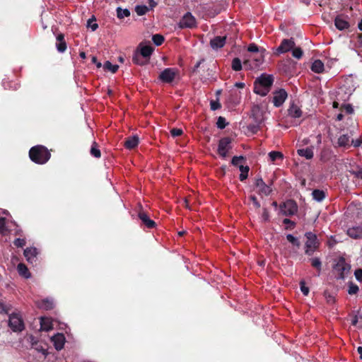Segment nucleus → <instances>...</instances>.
Wrapping results in <instances>:
<instances>
[{
    "label": "nucleus",
    "instance_id": "f257e3e1",
    "mask_svg": "<svg viewBox=\"0 0 362 362\" xmlns=\"http://www.w3.org/2000/svg\"><path fill=\"white\" fill-rule=\"evenodd\" d=\"M50 152L42 145L33 146L29 151L30 159L36 164L43 165L50 159Z\"/></svg>",
    "mask_w": 362,
    "mask_h": 362
},
{
    "label": "nucleus",
    "instance_id": "f03ea898",
    "mask_svg": "<svg viewBox=\"0 0 362 362\" xmlns=\"http://www.w3.org/2000/svg\"><path fill=\"white\" fill-rule=\"evenodd\" d=\"M307 241L305 244V253L308 256H312L320 246L317 235L312 232H307L305 234Z\"/></svg>",
    "mask_w": 362,
    "mask_h": 362
},
{
    "label": "nucleus",
    "instance_id": "7ed1b4c3",
    "mask_svg": "<svg viewBox=\"0 0 362 362\" xmlns=\"http://www.w3.org/2000/svg\"><path fill=\"white\" fill-rule=\"evenodd\" d=\"M179 73L180 71L176 68H166L160 73L158 80L162 83L170 84L179 75Z\"/></svg>",
    "mask_w": 362,
    "mask_h": 362
},
{
    "label": "nucleus",
    "instance_id": "20e7f679",
    "mask_svg": "<svg viewBox=\"0 0 362 362\" xmlns=\"http://www.w3.org/2000/svg\"><path fill=\"white\" fill-rule=\"evenodd\" d=\"M351 267L347 264L344 258L341 257L334 267V271L337 273V279H344L346 274L349 273Z\"/></svg>",
    "mask_w": 362,
    "mask_h": 362
},
{
    "label": "nucleus",
    "instance_id": "39448f33",
    "mask_svg": "<svg viewBox=\"0 0 362 362\" xmlns=\"http://www.w3.org/2000/svg\"><path fill=\"white\" fill-rule=\"evenodd\" d=\"M197 23L194 16L190 13L187 12L180 20L178 27L181 29H193L197 28Z\"/></svg>",
    "mask_w": 362,
    "mask_h": 362
},
{
    "label": "nucleus",
    "instance_id": "423d86ee",
    "mask_svg": "<svg viewBox=\"0 0 362 362\" xmlns=\"http://www.w3.org/2000/svg\"><path fill=\"white\" fill-rule=\"evenodd\" d=\"M139 219L141 221V226L144 227L148 229H152L156 228V222L151 219L148 214L143 209L142 206L140 205L139 209L138 210L137 214Z\"/></svg>",
    "mask_w": 362,
    "mask_h": 362
},
{
    "label": "nucleus",
    "instance_id": "0eeeda50",
    "mask_svg": "<svg viewBox=\"0 0 362 362\" xmlns=\"http://www.w3.org/2000/svg\"><path fill=\"white\" fill-rule=\"evenodd\" d=\"M273 182L272 181L269 185L266 184L261 177H255V186L258 189L257 194L260 196H269L272 192L271 185Z\"/></svg>",
    "mask_w": 362,
    "mask_h": 362
},
{
    "label": "nucleus",
    "instance_id": "6e6552de",
    "mask_svg": "<svg viewBox=\"0 0 362 362\" xmlns=\"http://www.w3.org/2000/svg\"><path fill=\"white\" fill-rule=\"evenodd\" d=\"M231 142L232 139L228 136L221 138L219 140L217 152L221 158H225L227 157L228 151L232 148Z\"/></svg>",
    "mask_w": 362,
    "mask_h": 362
},
{
    "label": "nucleus",
    "instance_id": "1a4fd4ad",
    "mask_svg": "<svg viewBox=\"0 0 362 362\" xmlns=\"http://www.w3.org/2000/svg\"><path fill=\"white\" fill-rule=\"evenodd\" d=\"M8 326L13 332H21L25 328L23 320L16 313L9 315Z\"/></svg>",
    "mask_w": 362,
    "mask_h": 362
},
{
    "label": "nucleus",
    "instance_id": "9d476101",
    "mask_svg": "<svg viewBox=\"0 0 362 362\" xmlns=\"http://www.w3.org/2000/svg\"><path fill=\"white\" fill-rule=\"evenodd\" d=\"M283 215L291 216L298 211V205L294 200L288 199L280 205Z\"/></svg>",
    "mask_w": 362,
    "mask_h": 362
},
{
    "label": "nucleus",
    "instance_id": "9b49d317",
    "mask_svg": "<svg viewBox=\"0 0 362 362\" xmlns=\"http://www.w3.org/2000/svg\"><path fill=\"white\" fill-rule=\"evenodd\" d=\"M295 45L296 44L293 38L284 39L280 45L276 48L275 54L279 55L286 53L291 51Z\"/></svg>",
    "mask_w": 362,
    "mask_h": 362
},
{
    "label": "nucleus",
    "instance_id": "f8f14e48",
    "mask_svg": "<svg viewBox=\"0 0 362 362\" xmlns=\"http://www.w3.org/2000/svg\"><path fill=\"white\" fill-rule=\"evenodd\" d=\"M288 97L287 92L284 89H279L274 92L273 103L276 107H281Z\"/></svg>",
    "mask_w": 362,
    "mask_h": 362
},
{
    "label": "nucleus",
    "instance_id": "ddd939ff",
    "mask_svg": "<svg viewBox=\"0 0 362 362\" xmlns=\"http://www.w3.org/2000/svg\"><path fill=\"white\" fill-rule=\"evenodd\" d=\"M252 116L255 123L262 124L264 121V111L258 105H253L251 110Z\"/></svg>",
    "mask_w": 362,
    "mask_h": 362
},
{
    "label": "nucleus",
    "instance_id": "4468645a",
    "mask_svg": "<svg viewBox=\"0 0 362 362\" xmlns=\"http://www.w3.org/2000/svg\"><path fill=\"white\" fill-rule=\"evenodd\" d=\"M346 234L352 239H362V223L360 226H356L349 228Z\"/></svg>",
    "mask_w": 362,
    "mask_h": 362
},
{
    "label": "nucleus",
    "instance_id": "2eb2a0df",
    "mask_svg": "<svg viewBox=\"0 0 362 362\" xmlns=\"http://www.w3.org/2000/svg\"><path fill=\"white\" fill-rule=\"evenodd\" d=\"M288 115L292 118H300L303 115V111L300 107L295 103L294 101L290 103L289 107L288 109Z\"/></svg>",
    "mask_w": 362,
    "mask_h": 362
},
{
    "label": "nucleus",
    "instance_id": "dca6fc26",
    "mask_svg": "<svg viewBox=\"0 0 362 362\" xmlns=\"http://www.w3.org/2000/svg\"><path fill=\"white\" fill-rule=\"evenodd\" d=\"M273 77L270 75H262L259 78L255 80V83H257L258 85L262 86L268 90H270L271 86L273 84Z\"/></svg>",
    "mask_w": 362,
    "mask_h": 362
},
{
    "label": "nucleus",
    "instance_id": "f3484780",
    "mask_svg": "<svg viewBox=\"0 0 362 362\" xmlns=\"http://www.w3.org/2000/svg\"><path fill=\"white\" fill-rule=\"evenodd\" d=\"M351 134H344L341 135L337 140V145L339 147H343L344 148H349L351 146V136L352 133Z\"/></svg>",
    "mask_w": 362,
    "mask_h": 362
},
{
    "label": "nucleus",
    "instance_id": "a211bd4d",
    "mask_svg": "<svg viewBox=\"0 0 362 362\" xmlns=\"http://www.w3.org/2000/svg\"><path fill=\"white\" fill-rule=\"evenodd\" d=\"M226 42V36H216L210 41V45L212 49H218L222 48Z\"/></svg>",
    "mask_w": 362,
    "mask_h": 362
},
{
    "label": "nucleus",
    "instance_id": "6ab92c4d",
    "mask_svg": "<svg viewBox=\"0 0 362 362\" xmlns=\"http://www.w3.org/2000/svg\"><path fill=\"white\" fill-rule=\"evenodd\" d=\"M52 341L54 344V348L57 351H59L64 347L65 337L63 334L58 333L52 337Z\"/></svg>",
    "mask_w": 362,
    "mask_h": 362
},
{
    "label": "nucleus",
    "instance_id": "aec40b11",
    "mask_svg": "<svg viewBox=\"0 0 362 362\" xmlns=\"http://www.w3.org/2000/svg\"><path fill=\"white\" fill-rule=\"evenodd\" d=\"M139 142V136L137 135H134L126 138L124 146L127 149L132 150L138 146Z\"/></svg>",
    "mask_w": 362,
    "mask_h": 362
},
{
    "label": "nucleus",
    "instance_id": "412c9836",
    "mask_svg": "<svg viewBox=\"0 0 362 362\" xmlns=\"http://www.w3.org/2000/svg\"><path fill=\"white\" fill-rule=\"evenodd\" d=\"M334 25L339 30L348 29L350 26L349 23L344 20L342 16H337L334 20Z\"/></svg>",
    "mask_w": 362,
    "mask_h": 362
},
{
    "label": "nucleus",
    "instance_id": "4be33fe9",
    "mask_svg": "<svg viewBox=\"0 0 362 362\" xmlns=\"http://www.w3.org/2000/svg\"><path fill=\"white\" fill-rule=\"evenodd\" d=\"M57 44L56 47L59 52H64L66 49V42L64 40V35L62 33L59 34L57 36Z\"/></svg>",
    "mask_w": 362,
    "mask_h": 362
},
{
    "label": "nucleus",
    "instance_id": "5701e85b",
    "mask_svg": "<svg viewBox=\"0 0 362 362\" xmlns=\"http://www.w3.org/2000/svg\"><path fill=\"white\" fill-rule=\"evenodd\" d=\"M37 254V249L35 247H28L24 250L25 257L28 262L31 263L36 258Z\"/></svg>",
    "mask_w": 362,
    "mask_h": 362
},
{
    "label": "nucleus",
    "instance_id": "b1692460",
    "mask_svg": "<svg viewBox=\"0 0 362 362\" xmlns=\"http://www.w3.org/2000/svg\"><path fill=\"white\" fill-rule=\"evenodd\" d=\"M297 153L300 156L305 157L308 160L313 158L314 156L313 147L298 149Z\"/></svg>",
    "mask_w": 362,
    "mask_h": 362
},
{
    "label": "nucleus",
    "instance_id": "393cba45",
    "mask_svg": "<svg viewBox=\"0 0 362 362\" xmlns=\"http://www.w3.org/2000/svg\"><path fill=\"white\" fill-rule=\"evenodd\" d=\"M311 70L317 74H321L325 70L323 62L320 59L315 60L311 66Z\"/></svg>",
    "mask_w": 362,
    "mask_h": 362
},
{
    "label": "nucleus",
    "instance_id": "a878e982",
    "mask_svg": "<svg viewBox=\"0 0 362 362\" xmlns=\"http://www.w3.org/2000/svg\"><path fill=\"white\" fill-rule=\"evenodd\" d=\"M37 306L40 309L50 310L54 308L53 301L47 298L43 299L37 303Z\"/></svg>",
    "mask_w": 362,
    "mask_h": 362
},
{
    "label": "nucleus",
    "instance_id": "bb28decb",
    "mask_svg": "<svg viewBox=\"0 0 362 362\" xmlns=\"http://www.w3.org/2000/svg\"><path fill=\"white\" fill-rule=\"evenodd\" d=\"M313 199L318 202L323 201L326 197V193L322 189H314L312 192Z\"/></svg>",
    "mask_w": 362,
    "mask_h": 362
},
{
    "label": "nucleus",
    "instance_id": "cd10ccee",
    "mask_svg": "<svg viewBox=\"0 0 362 362\" xmlns=\"http://www.w3.org/2000/svg\"><path fill=\"white\" fill-rule=\"evenodd\" d=\"M154 49L150 45H145L142 47L140 49V52H138L141 54L144 58L148 59L152 54Z\"/></svg>",
    "mask_w": 362,
    "mask_h": 362
},
{
    "label": "nucleus",
    "instance_id": "c85d7f7f",
    "mask_svg": "<svg viewBox=\"0 0 362 362\" xmlns=\"http://www.w3.org/2000/svg\"><path fill=\"white\" fill-rule=\"evenodd\" d=\"M132 62L137 65L144 66L148 62V59L144 58L138 52H135L132 57Z\"/></svg>",
    "mask_w": 362,
    "mask_h": 362
},
{
    "label": "nucleus",
    "instance_id": "c756f323",
    "mask_svg": "<svg viewBox=\"0 0 362 362\" xmlns=\"http://www.w3.org/2000/svg\"><path fill=\"white\" fill-rule=\"evenodd\" d=\"M18 274L24 278L28 279L30 277V273L28 271V267L23 263H19L17 267Z\"/></svg>",
    "mask_w": 362,
    "mask_h": 362
},
{
    "label": "nucleus",
    "instance_id": "7c9ffc66",
    "mask_svg": "<svg viewBox=\"0 0 362 362\" xmlns=\"http://www.w3.org/2000/svg\"><path fill=\"white\" fill-rule=\"evenodd\" d=\"M31 344L32 347L37 351L42 353L45 356L47 354V350L43 347L41 344H39L37 341H35L33 337H31Z\"/></svg>",
    "mask_w": 362,
    "mask_h": 362
},
{
    "label": "nucleus",
    "instance_id": "2f4dec72",
    "mask_svg": "<svg viewBox=\"0 0 362 362\" xmlns=\"http://www.w3.org/2000/svg\"><path fill=\"white\" fill-rule=\"evenodd\" d=\"M90 153L92 156L96 158H100L101 157V152L99 148V145L95 141H93L92 144Z\"/></svg>",
    "mask_w": 362,
    "mask_h": 362
},
{
    "label": "nucleus",
    "instance_id": "473e14b6",
    "mask_svg": "<svg viewBox=\"0 0 362 362\" xmlns=\"http://www.w3.org/2000/svg\"><path fill=\"white\" fill-rule=\"evenodd\" d=\"M254 92L257 95L265 96L269 92V90L258 85L257 83H254Z\"/></svg>",
    "mask_w": 362,
    "mask_h": 362
},
{
    "label": "nucleus",
    "instance_id": "72a5a7b5",
    "mask_svg": "<svg viewBox=\"0 0 362 362\" xmlns=\"http://www.w3.org/2000/svg\"><path fill=\"white\" fill-rule=\"evenodd\" d=\"M239 170L241 172L239 176V179L241 182L245 180L248 177V172L250 170V168L247 165H239Z\"/></svg>",
    "mask_w": 362,
    "mask_h": 362
},
{
    "label": "nucleus",
    "instance_id": "f704fd0d",
    "mask_svg": "<svg viewBox=\"0 0 362 362\" xmlns=\"http://www.w3.org/2000/svg\"><path fill=\"white\" fill-rule=\"evenodd\" d=\"M103 69L105 70L110 71L112 74H115L117 71L119 69V66L117 64H112L110 62L106 61L103 65Z\"/></svg>",
    "mask_w": 362,
    "mask_h": 362
},
{
    "label": "nucleus",
    "instance_id": "c9c22d12",
    "mask_svg": "<svg viewBox=\"0 0 362 362\" xmlns=\"http://www.w3.org/2000/svg\"><path fill=\"white\" fill-rule=\"evenodd\" d=\"M231 67L235 71L242 70L243 66L240 59L238 57L234 58L232 61Z\"/></svg>",
    "mask_w": 362,
    "mask_h": 362
},
{
    "label": "nucleus",
    "instance_id": "e433bc0d",
    "mask_svg": "<svg viewBox=\"0 0 362 362\" xmlns=\"http://www.w3.org/2000/svg\"><path fill=\"white\" fill-rule=\"evenodd\" d=\"M269 156L271 161H272V162H275L276 160H277L279 159L282 160L284 158L282 153H281L279 151H271L269 153Z\"/></svg>",
    "mask_w": 362,
    "mask_h": 362
},
{
    "label": "nucleus",
    "instance_id": "4c0bfd02",
    "mask_svg": "<svg viewBox=\"0 0 362 362\" xmlns=\"http://www.w3.org/2000/svg\"><path fill=\"white\" fill-rule=\"evenodd\" d=\"M117 16L119 19L123 18L124 17H128L130 16V11L127 8L122 9L120 7L117 8Z\"/></svg>",
    "mask_w": 362,
    "mask_h": 362
},
{
    "label": "nucleus",
    "instance_id": "58836bf2",
    "mask_svg": "<svg viewBox=\"0 0 362 362\" xmlns=\"http://www.w3.org/2000/svg\"><path fill=\"white\" fill-rule=\"evenodd\" d=\"M359 291L358 286L352 281L348 284V293L349 295H355Z\"/></svg>",
    "mask_w": 362,
    "mask_h": 362
},
{
    "label": "nucleus",
    "instance_id": "ea45409f",
    "mask_svg": "<svg viewBox=\"0 0 362 362\" xmlns=\"http://www.w3.org/2000/svg\"><path fill=\"white\" fill-rule=\"evenodd\" d=\"M8 233V230L6 226V218L0 217V234L6 235Z\"/></svg>",
    "mask_w": 362,
    "mask_h": 362
},
{
    "label": "nucleus",
    "instance_id": "a19ab883",
    "mask_svg": "<svg viewBox=\"0 0 362 362\" xmlns=\"http://www.w3.org/2000/svg\"><path fill=\"white\" fill-rule=\"evenodd\" d=\"M165 40L164 37L160 34H155L152 36V41L156 46L161 45Z\"/></svg>",
    "mask_w": 362,
    "mask_h": 362
},
{
    "label": "nucleus",
    "instance_id": "79ce46f5",
    "mask_svg": "<svg viewBox=\"0 0 362 362\" xmlns=\"http://www.w3.org/2000/svg\"><path fill=\"white\" fill-rule=\"evenodd\" d=\"M135 11L138 16H144L148 11V8L145 5L136 6Z\"/></svg>",
    "mask_w": 362,
    "mask_h": 362
},
{
    "label": "nucleus",
    "instance_id": "37998d69",
    "mask_svg": "<svg viewBox=\"0 0 362 362\" xmlns=\"http://www.w3.org/2000/svg\"><path fill=\"white\" fill-rule=\"evenodd\" d=\"M292 56L298 59L302 58L303 52L300 47H293L292 49Z\"/></svg>",
    "mask_w": 362,
    "mask_h": 362
},
{
    "label": "nucleus",
    "instance_id": "c03bdc74",
    "mask_svg": "<svg viewBox=\"0 0 362 362\" xmlns=\"http://www.w3.org/2000/svg\"><path fill=\"white\" fill-rule=\"evenodd\" d=\"M286 239L287 240L291 243V244H293V245L296 246L298 248L300 247V241L298 240V238H295L293 235L291 234H288L286 235Z\"/></svg>",
    "mask_w": 362,
    "mask_h": 362
},
{
    "label": "nucleus",
    "instance_id": "a18cd8bd",
    "mask_svg": "<svg viewBox=\"0 0 362 362\" xmlns=\"http://www.w3.org/2000/svg\"><path fill=\"white\" fill-rule=\"evenodd\" d=\"M310 263L312 267L317 269L319 272H320L322 268V262L320 259L317 257L310 259Z\"/></svg>",
    "mask_w": 362,
    "mask_h": 362
},
{
    "label": "nucleus",
    "instance_id": "49530a36",
    "mask_svg": "<svg viewBox=\"0 0 362 362\" xmlns=\"http://www.w3.org/2000/svg\"><path fill=\"white\" fill-rule=\"evenodd\" d=\"M95 21L96 19L93 16L92 18H90L87 22V27L91 28L93 31H95L98 28V25Z\"/></svg>",
    "mask_w": 362,
    "mask_h": 362
},
{
    "label": "nucleus",
    "instance_id": "de8ad7c7",
    "mask_svg": "<svg viewBox=\"0 0 362 362\" xmlns=\"http://www.w3.org/2000/svg\"><path fill=\"white\" fill-rule=\"evenodd\" d=\"M227 124H228V123L226 122V120L223 117L220 116L218 118V120L216 122V125H217L218 128L223 129L227 126Z\"/></svg>",
    "mask_w": 362,
    "mask_h": 362
},
{
    "label": "nucleus",
    "instance_id": "09e8293b",
    "mask_svg": "<svg viewBox=\"0 0 362 362\" xmlns=\"http://www.w3.org/2000/svg\"><path fill=\"white\" fill-rule=\"evenodd\" d=\"M265 52V49L264 48H261V52L259 53H257V57L254 59L255 61L257 62V65L262 63L264 59V52Z\"/></svg>",
    "mask_w": 362,
    "mask_h": 362
},
{
    "label": "nucleus",
    "instance_id": "8fccbe9b",
    "mask_svg": "<svg viewBox=\"0 0 362 362\" xmlns=\"http://www.w3.org/2000/svg\"><path fill=\"white\" fill-rule=\"evenodd\" d=\"M340 110L341 112H345L347 114H351L353 113L354 112V109H353V107L351 104H345V105H343L341 107H340Z\"/></svg>",
    "mask_w": 362,
    "mask_h": 362
},
{
    "label": "nucleus",
    "instance_id": "3c124183",
    "mask_svg": "<svg viewBox=\"0 0 362 362\" xmlns=\"http://www.w3.org/2000/svg\"><path fill=\"white\" fill-rule=\"evenodd\" d=\"M243 160H245V157H243V156H233L232 160H231V163L233 165H235V166H238L239 167V163L240 161H243Z\"/></svg>",
    "mask_w": 362,
    "mask_h": 362
},
{
    "label": "nucleus",
    "instance_id": "603ef678",
    "mask_svg": "<svg viewBox=\"0 0 362 362\" xmlns=\"http://www.w3.org/2000/svg\"><path fill=\"white\" fill-rule=\"evenodd\" d=\"M260 124H257V123L255 122V124H249L248 127H247V129L252 134H256L259 130V125Z\"/></svg>",
    "mask_w": 362,
    "mask_h": 362
},
{
    "label": "nucleus",
    "instance_id": "864d4df0",
    "mask_svg": "<svg viewBox=\"0 0 362 362\" xmlns=\"http://www.w3.org/2000/svg\"><path fill=\"white\" fill-rule=\"evenodd\" d=\"M247 51L250 52L259 53V52H261V49H259L256 44L251 43L247 47Z\"/></svg>",
    "mask_w": 362,
    "mask_h": 362
},
{
    "label": "nucleus",
    "instance_id": "5fc2aeb1",
    "mask_svg": "<svg viewBox=\"0 0 362 362\" xmlns=\"http://www.w3.org/2000/svg\"><path fill=\"white\" fill-rule=\"evenodd\" d=\"M300 291L303 293V294L304 296H308L310 290H309V288L305 286V283L304 281H301L300 282Z\"/></svg>",
    "mask_w": 362,
    "mask_h": 362
},
{
    "label": "nucleus",
    "instance_id": "6e6d98bb",
    "mask_svg": "<svg viewBox=\"0 0 362 362\" xmlns=\"http://www.w3.org/2000/svg\"><path fill=\"white\" fill-rule=\"evenodd\" d=\"M183 134V131L181 129L173 128L170 130V134L173 137L180 136Z\"/></svg>",
    "mask_w": 362,
    "mask_h": 362
},
{
    "label": "nucleus",
    "instance_id": "4d7b16f0",
    "mask_svg": "<svg viewBox=\"0 0 362 362\" xmlns=\"http://www.w3.org/2000/svg\"><path fill=\"white\" fill-rule=\"evenodd\" d=\"M13 244L17 247H23L25 245V240L22 238H16L13 241Z\"/></svg>",
    "mask_w": 362,
    "mask_h": 362
},
{
    "label": "nucleus",
    "instance_id": "13d9d810",
    "mask_svg": "<svg viewBox=\"0 0 362 362\" xmlns=\"http://www.w3.org/2000/svg\"><path fill=\"white\" fill-rule=\"evenodd\" d=\"M249 199L252 202L253 205L255 208L259 209L261 205L255 195H250Z\"/></svg>",
    "mask_w": 362,
    "mask_h": 362
},
{
    "label": "nucleus",
    "instance_id": "bf43d9fd",
    "mask_svg": "<svg viewBox=\"0 0 362 362\" xmlns=\"http://www.w3.org/2000/svg\"><path fill=\"white\" fill-rule=\"evenodd\" d=\"M41 329L48 331L52 329V325L49 323H46L43 318L41 319Z\"/></svg>",
    "mask_w": 362,
    "mask_h": 362
},
{
    "label": "nucleus",
    "instance_id": "052dcab7",
    "mask_svg": "<svg viewBox=\"0 0 362 362\" xmlns=\"http://www.w3.org/2000/svg\"><path fill=\"white\" fill-rule=\"evenodd\" d=\"M269 213L267 210V209L266 208H264L263 209V212H262V218L263 219V221L264 222H268L269 221Z\"/></svg>",
    "mask_w": 362,
    "mask_h": 362
},
{
    "label": "nucleus",
    "instance_id": "680f3d73",
    "mask_svg": "<svg viewBox=\"0 0 362 362\" xmlns=\"http://www.w3.org/2000/svg\"><path fill=\"white\" fill-rule=\"evenodd\" d=\"M211 109L212 110H216L221 107V105L218 101L211 100L210 103Z\"/></svg>",
    "mask_w": 362,
    "mask_h": 362
},
{
    "label": "nucleus",
    "instance_id": "e2e57ef3",
    "mask_svg": "<svg viewBox=\"0 0 362 362\" xmlns=\"http://www.w3.org/2000/svg\"><path fill=\"white\" fill-rule=\"evenodd\" d=\"M361 144H362V137L361 136L356 140L351 139V145L354 146V147H359Z\"/></svg>",
    "mask_w": 362,
    "mask_h": 362
},
{
    "label": "nucleus",
    "instance_id": "0e129e2a",
    "mask_svg": "<svg viewBox=\"0 0 362 362\" xmlns=\"http://www.w3.org/2000/svg\"><path fill=\"white\" fill-rule=\"evenodd\" d=\"M325 296L326 298L327 303H334L335 302L334 297L332 295H331L330 293H327V292H325Z\"/></svg>",
    "mask_w": 362,
    "mask_h": 362
},
{
    "label": "nucleus",
    "instance_id": "69168bd1",
    "mask_svg": "<svg viewBox=\"0 0 362 362\" xmlns=\"http://www.w3.org/2000/svg\"><path fill=\"white\" fill-rule=\"evenodd\" d=\"M354 275H355L356 279L358 281H362V269H356L354 272Z\"/></svg>",
    "mask_w": 362,
    "mask_h": 362
},
{
    "label": "nucleus",
    "instance_id": "338daca9",
    "mask_svg": "<svg viewBox=\"0 0 362 362\" xmlns=\"http://www.w3.org/2000/svg\"><path fill=\"white\" fill-rule=\"evenodd\" d=\"M8 308L4 303L0 300V313H8Z\"/></svg>",
    "mask_w": 362,
    "mask_h": 362
},
{
    "label": "nucleus",
    "instance_id": "774afa93",
    "mask_svg": "<svg viewBox=\"0 0 362 362\" xmlns=\"http://www.w3.org/2000/svg\"><path fill=\"white\" fill-rule=\"evenodd\" d=\"M351 174L358 179H362V169L351 172Z\"/></svg>",
    "mask_w": 362,
    "mask_h": 362
}]
</instances>
